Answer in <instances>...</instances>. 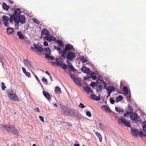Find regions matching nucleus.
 Returning a JSON list of instances; mask_svg holds the SVG:
<instances>
[{
  "mask_svg": "<svg viewBox=\"0 0 146 146\" xmlns=\"http://www.w3.org/2000/svg\"><path fill=\"white\" fill-rule=\"evenodd\" d=\"M45 57L48 60H54V59L52 56L49 55L48 54H45Z\"/></svg>",
  "mask_w": 146,
  "mask_h": 146,
  "instance_id": "bb28decb",
  "label": "nucleus"
},
{
  "mask_svg": "<svg viewBox=\"0 0 146 146\" xmlns=\"http://www.w3.org/2000/svg\"><path fill=\"white\" fill-rule=\"evenodd\" d=\"M70 115H75V112L72 111H70Z\"/></svg>",
  "mask_w": 146,
  "mask_h": 146,
  "instance_id": "49530a36",
  "label": "nucleus"
},
{
  "mask_svg": "<svg viewBox=\"0 0 146 146\" xmlns=\"http://www.w3.org/2000/svg\"><path fill=\"white\" fill-rule=\"evenodd\" d=\"M70 111H66V114L68 116H70Z\"/></svg>",
  "mask_w": 146,
  "mask_h": 146,
  "instance_id": "13d9d810",
  "label": "nucleus"
},
{
  "mask_svg": "<svg viewBox=\"0 0 146 146\" xmlns=\"http://www.w3.org/2000/svg\"><path fill=\"white\" fill-rule=\"evenodd\" d=\"M11 131L12 132L13 134L16 135L17 136L19 135V132L17 129V128L15 127L14 126L12 127V129Z\"/></svg>",
  "mask_w": 146,
  "mask_h": 146,
  "instance_id": "dca6fc26",
  "label": "nucleus"
},
{
  "mask_svg": "<svg viewBox=\"0 0 146 146\" xmlns=\"http://www.w3.org/2000/svg\"><path fill=\"white\" fill-rule=\"evenodd\" d=\"M96 91L98 93H100L103 88L102 84L100 83H96L95 85Z\"/></svg>",
  "mask_w": 146,
  "mask_h": 146,
  "instance_id": "423d86ee",
  "label": "nucleus"
},
{
  "mask_svg": "<svg viewBox=\"0 0 146 146\" xmlns=\"http://www.w3.org/2000/svg\"><path fill=\"white\" fill-rule=\"evenodd\" d=\"M118 122L119 123L124 124L125 126L128 127H130L131 125L129 122L125 118L121 117L118 120Z\"/></svg>",
  "mask_w": 146,
  "mask_h": 146,
  "instance_id": "20e7f679",
  "label": "nucleus"
},
{
  "mask_svg": "<svg viewBox=\"0 0 146 146\" xmlns=\"http://www.w3.org/2000/svg\"><path fill=\"white\" fill-rule=\"evenodd\" d=\"M33 46L35 48L31 47V49L33 50H34L35 48L36 49L38 52H42L44 50L43 48L41 46L38 45L36 44L35 43L33 44Z\"/></svg>",
  "mask_w": 146,
  "mask_h": 146,
  "instance_id": "1a4fd4ad",
  "label": "nucleus"
},
{
  "mask_svg": "<svg viewBox=\"0 0 146 146\" xmlns=\"http://www.w3.org/2000/svg\"><path fill=\"white\" fill-rule=\"evenodd\" d=\"M44 50L47 53V54H50L51 52V49L49 48H44Z\"/></svg>",
  "mask_w": 146,
  "mask_h": 146,
  "instance_id": "72a5a7b5",
  "label": "nucleus"
},
{
  "mask_svg": "<svg viewBox=\"0 0 146 146\" xmlns=\"http://www.w3.org/2000/svg\"><path fill=\"white\" fill-rule=\"evenodd\" d=\"M57 42L60 46H62L63 44L61 40H58L57 41Z\"/></svg>",
  "mask_w": 146,
  "mask_h": 146,
  "instance_id": "a18cd8bd",
  "label": "nucleus"
},
{
  "mask_svg": "<svg viewBox=\"0 0 146 146\" xmlns=\"http://www.w3.org/2000/svg\"><path fill=\"white\" fill-rule=\"evenodd\" d=\"M44 40H47L49 42L51 41H55L56 40V38L52 36H45L43 37Z\"/></svg>",
  "mask_w": 146,
  "mask_h": 146,
  "instance_id": "6e6552de",
  "label": "nucleus"
},
{
  "mask_svg": "<svg viewBox=\"0 0 146 146\" xmlns=\"http://www.w3.org/2000/svg\"><path fill=\"white\" fill-rule=\"evenodd\" d=\"M74 146H79L80 145L79 144H75L74 145Z\"/></svg>",
  "mask_w": 146,
  "mask_h": 146,
  "instance_id": "774afa93",
  "label": "nucleus"
},
{
  "mask_svg": "<svg viewBox=\"0 0 146 146\" xmlns=\"http://www.w3.org/2000/svg\"><path fill=\"white\" fill-rule=\"evenodd\" d=\"M146 128V121H144L143 123V129H145Z\"/></svg>",
  "mask_w": 146,
  "mask_h": 146,
  "instance_id": "c03bdc74",
  "label": "nucleus"
},
{
  "mask_svg": "<svg viewBox=\"0 0 146 146\" xmlns=\"http://www.w3.org/2000/svg\"><path fill=\"white\" fill-rule=\"evenodd\" d=\"M100 82L104 84V88H106L107 87V83L104 80H101L100 81Z\"/></svg>",
  "mask_w": 146,
  "mask_h": 146,
  "instance_id": "f704fd0d",
  "label": "nucleus"
},
{
  "mask_svg": "<svg viewBox=\"0 0 146 146\" xmlns=\"http://www.w3.org/2000/svg\"><path fill=\"white\" fill-rule=\"evenodd\" d=\"M43 94L45 97L47 98L48 100L50 99V95L48 92H46L45 91H43Z\"/></svg>",
  "mask_w": 146,
  "mask_h": 146,
  "instance_id": "4be33fe9",
  "label": "nucleus"
},
{
  "mask_svg": "<svg viewBox=\"0 0 146 146\" xmlns=\"http://www.w3.org/2000/svg\"><path fill=\"white\" fill-rule=\"evenodd\" d=\"M80 60L84 63L87 62V59L83 56H82L81 57Z\"/></svg>",
  "mask_w": 146,
  "mask_h": 146,
  "instance_id": "7c9ffc66",
  "label": "nucleus"
},
{
  "mask_svg": "<svg viewBox=\"0 0 146 146\" xmlns=\"http://www.w3.org/2000/svg\"><path fill=\"white\" fill-rule=\"evenodd\" d=\"M58 51L59 54H61L62 53V50L60 48V49L59 50H58Z\"/></svg>",
  "mask_w": 146,
  "mask_h": 146,
  "instance_id": "864d4df0",
  "label": "nucleus"
},
{
  "mask_svg": "<svg viewBox=\"0 0 146 146\" xmlns=\"http://www.w3.org/2000/svg\"><path fill=\"white\" fill-rule=\"evenodd\" d=\"M110 103L112 104H113L115 102V100L111 98L110 99Z\"/></svg>",
  "mask_w": 146,
  "mask_h": 146,
  "instance_id": "09e8293b",
  "label": "nucleus"
},
{
  "mask_svg": "<svg viewBox=\"0 0 146 146\" xmlns=\"http://www.w3.org/2000/svg\"><path fill=\"white\" fill-rule=\"evenodd\" d=\"M67 54L66 57L69 61H72L75 58L76 55L75 53L70 52Z\"/></svg>",
  "mask_w": 146,
  "mask_h": 146,
  "instance_id": "39448f33",
  "label": "nucleus"
},
{
  "mask_svg": "<svg viewBox=\"0 0 146 146\" xmlns=\"http://www.w3.org/2000/svg\"><path fill=\"white\" fill-rule=\"evenodd\" d=\"M86 114L87 116L89 117H91L92 116L90 112L89 111H87L86 112Z\"/></svg>",
  "mask_w": 146,
  "mask_h": 146,
  "instance_id": "37998d69",
  "label": "nucleus"
},
{
  "mask_svg": "<svg viewBox=\"0 0 146 146\" xmlns=\"http://www.w3.org/2000/svg\"><path fill=\"white\" fill-rule=\"evenodd\" d=\"M54 49H56L58 50L60 48L59 46H54Z\"/></svg>",
  "mask_w": 146,
  "mask_h": 146,
  "instance_id": "5fc2aeb1",
  "label": "nucleus"
},
{
  "mask_svg": "<svg viewBox=\"0 0 146 146\" xmlns=\"http://www.w3.org/2000/svg\"><path fill=\"white\" fill-rule=\"evenodd\" d=\"M123 98L122 96L119 95L115 99V101L118 102L123 99Z\"/></svg>",
  "mask_w": 146,
  "mask_h": 146,
  "instance_id": "c756f323",
  "label": "nucleus"
},
{
  "mask_svg": "<svg viewBox=\"0 0 146 146\" xmlns=\"http://www.w3.org/2000/svg\"><path fill=\"white\" fill-rule=\"evenodd\" d=\"M35 111H37L38 112H39L40 111L38 108H36L35 109Z\"/></svg>",
  "mask_w": 146,
  "mask_h": 146,
  "instance_id": "bf43d9fd",
  "label": "nucleus"
},
{
  "mask_svg": "<svg viewBox=\"0 0 146 146\" xmlns=\"http://www.w3.org/2000/svg\"><path fill=\"white\" fill-rule=\"evenodd\" d=\"M35 78H36V79L37 80L38 82H40L39 80V79L38 78V77H37V76L36 75H35Z\"/></svg>",
  "mask_w": 146,
  "mask_h": 146,
  "instance_id": "e2e57ef3",
  "label": "nucleus"
},
{
  "mask_svg": "<svg viewBox=\"0 0 146 146\" xmlns=\"http://www.w3.org/2000/svg\"><path fill=\"white\" fill-rule=\"evenodd\" d=\"M57 66H60L64 70H66L67 68L66 65L62 61H60L59 62L57 63Z\"/></svg>",
  "mask_w": 146,
  "mask_h": 146,
  "instance_id": "9d476101",
  "label": "nucleus"
},
{
  "mask_svg": "<svg viewBox=\"0 0 146 146\" xmlns=\"http://www.w3.org/2000/svg\"><path fill=\"white\" fill-rule=\"evenodd\" d=\"M3 127L5 128L6 130L8 132H10L11 131V130L12 129V127H13V125H10V126H7V125H2Z\"/></svg>",
  "mask_w": 146,
  "mask_h": 146,
  "instance_id": "f3484780",
  "label": "nucleus"
},
{
  "mask_svg": "<svg viewBox=\"0 0 146 146\" xmlns=\"http://www.w3.org/2000/svg\"><path fill=\"white\" fill-rule=\"evenodd\" d=\"M53 105L56 107V108H57L58 107V105H57V104L55 103Z\"/></svg>",
  "mask_w": 146,
  "mask_h": 146,
  "instance_id": "338daca9",
  "label": "nucleus"
},
{
  "mask_svg": "<svg viewBox=\"0 0 146 146\" xmlns=\"http://www.w3.org/2000/svg\"><path fill=\"white\" fill-rule=\"evenodd\" d=\"M95 134L96 135V136L98 137L99 138V139L100 141V142L102 141V137L100 133L99 132H95Z\"/></svg>",
  "mask_w": 146,
  "mask_h": 146,
  "instance_id": "5701e85b",
  "label": "nucleus"
},
{
  "mask_svg": "<svg viewBox=\"0 0 146 146\" xmlns=\"http://www.w3.org/2000/svg\"><path fill=\"white\" fill-rule=\"evenodd\" d=\"M95 84H95V83L94 82H92L90 84V85L92 87H93L95 86Z\"/></svg>",
  "mask_w": 146,
  "mask_h": 146,
  "instance_id": "6e6d98bb",
  "label": "nucleus"
},
{
  "mask_svg": "<svg viewBox=\"0 0 146 146\" xmlns=\"http://www.w3.org/2000/svg\"><path fill=\"white\" fill-rule=\"evenodd\" d=\"M41 38L42 37V35H45L46 36H48L50 35V33L49 31L46 29H43L41 31Z\"/></svg>",
  "mask_w": 146,
  "mask_h": 146,
  "instance_id": "ddd939ff",
  "label": "nucleus"
},
{
  "mask_svg": "<svg viewBox=\"0 0 146 146\" xmlns=\"http://www.w3.org/2000/svg\"><path fill=\"white\" fill-rule=\"evenodd\" d=\"M138 131H139L135 129H131V132L133 135L136 137H137V134H138Z\"/></svg>",
  "mask_w": 146,
  "mask_h": 146,
  "instance_id": "6ab92c4d",
  "label": "nucleus"
},
{
  "mask_svg": "<svg viewBox=\"0 0 146 146\" xmlns=\"http://www.w3.org/2000/svg\"><path fill=\"white\" fill-rule=\"evenodd\" d=\"M1 88L3 90H4L6 88V86L5 85V84L3 82H1Z\"/></svg>",
  "mask_w": 146,
  "mask_h": 146,
  "instance_id": "ea45409f",
  "label": "nucleus"
},
{
  "mask_svg": "<svg viewBox=\"0 0 146 146\" xmlns=\"http://www.w3.org/2000/svg\"><path fill=\"white\" fill-rule=\"evenodd\" d=\"M25 74L26 76H28V77L30 76L31 75V74L30 72H27L25 73Z\"/></svg>",
  "mask_w": 146,
  "mask_h": 146,
  "instance_id": "8fccbe9b",
  "label": "nucleus"
},
{
  "mask_svg": "<svg viewBox=\"0 0 146 146\" xmlns=\"http://www.w3.org/2000/svg\"><path fill=\"white\" fill-rule=\"evenodd\" d=\"M102 108H103L106 112H111L110 108L106 105H103L102 106Z\"/></svg>",
  "mask_w": 146,
  "mask_h": 146,
  "instance_id": "aec40b11",
  "label": "nucleus"
},
{
  "mask_svg": "<svg viewBox=\"0 0 146 146\" xmlns=\"http://www.w3.org/2000/svg\"><path fill=\"white\" fill-rule=\"evenodd\" d=\"M24 63L28 66L30 67H32V65L31 62L27 59H25L24 60Z\"/></svg>",
  "mask_w": 146,
  "mask_h": 146,
  "instance_id": "412c9836",
  "label": "nucleus"
},
{
  "mask_svg": "<svg viewBox=\"0 0 146 146\" xmlns=\"http://www.w3.org/2000/svg\"><path fill=\"white\" fill-rule=\"evenodd\" d=\"M56 62H59L60 61H62L61 60H60L59 58H56Z\"/></svg>",
  "mask_w": 146,
  "mask_h": 146,
  "instance_id": "680f3d73",
  "label": "nucleus"
},
{
  "mask_svg": "<svg viewBox=\"0 0 146 146\" xmlns=\"http://www.w3.org/2000/svg\"><path fill=\"white\" fill-rule=\"evenodd\" d=\"M10 12V17L9 19L10 23H11L14 21L17 24L19 23L22 25L25 23L26 19L25 16L23 15H20V13H17V11L15 9L13 8L11 9Z\"/></svg>",
  "mask_w": 146,
  "mask_h": 146,
  "instance_id": "f257e3e1",
  "label": "nucleus"
},
{
  "mask_svg": "<svg viewBox=\"0 0 146 146\" xmlns=\"http://www.w3.org/2000/svg\"><path fill=\"white\" fill-rule=\"evenodd\" d=\"M42 81L44 83L46 84H48V81L47 79L44 77L42 78Z\"/></svg>",
  "mask_w": 146,
  "mask_h": 146,
  "instance_id": "4c0bfd02",
  "label": "nucleus"
},
{
  "mask_svg": "<svg viewBox=\"0 0 146 146\" xmlns=\"http://www.w3.org/2000/svg\"><path fill=\"white\" fill-rule=\"evenodd\" d=\"M2 7L3 9H4L6 10H8L9 8V7L7 5H6V4L5 3H4L3 4Z\"/></svg>",
  "mask_w": 146,
  "mask_h": 146,
  "instance_id": "2f4dec72",
  "label": "nucleus"
},
{
  "mask_svg": "<svg viewBox=\"0 0 146 146\" xmlns=\"http://www.w3.org/2000/svg\"><path fill=\"white\" fill-rule=\"evenodd\" d=\"M138 134L141 136H145V135L141 131H138Z\"/></svg>",
  "mask_w": 146,
  "mask_h": 146,
  "instance_id": "79ce46f5",
  "label": "nucleus"
},
{
  "mask_svg": "<svg viewBox=\"0 0 146 146\" xmlns=\"http://www.w3.org/2000/svg\"><path fill=\"white\" fill-rule=\"evenodd\" d=\"M2 18L3 23L7 27H8L9 25H8L7 23L8 21L9 20V19L8 17L4 15L3 17Z\"/></svg>",
  "mask_w": 146,
  "mask_h": 146,
  "instance_id": "9b49d317",
  "label": "nucleus"
},
{
  "mask_svg": "<svg viewBox=\"0 0 146 146\" xmlns=\"http://www.w3.org/2000/svg\"><path fill=\"white\" fill-rule=\"evenodd\" d=\"M123 90L124 93L126 94H128V90L127 87L125 86H124L123 87Z\"/></svg>",
  "mask_w": 146,
  "mask_h": 146,
  "instance_id": "e433bc0d",
  "label": "nucleus"
},
{
  "mask_svg": "<svg viewBox=\"0 0 146 146\" xmlns=\"http://www.w3.org/2000/svg\"><path fill=\"white\" fill-rule=\"evenodd\" d=\"M74 81L76 84L79 85L80 86H82V85L81 83V82L82 81L81 78H76Z\"/></svg>",
  "mask_w": 146,
  "mask_h": 146,
  "instance_id": "4468645a",
  "label": "nucleus"
},
{
  "mask_svg": "<svg viewBox=\"0 0 146 146\" xmlns=\"http://www.w3.org/2000/svg\"><path fill=\"white\" fill-rule=\"evenodd\" d=\"M45 73L49 76H50V74L49 72L48 71H46L45 72Z\"/></svg>",
  "mask_w": 146,
  "mask_h": 146,
  "instance_id": "69168bd1",
  "label": "nucleus"
},
{
  "mask_svg": "<svg viewBox=\"0 0 146 146\" xmlns=\"http://www.w3.org/2000/svg\"><path fill=\"white\" fill-rule=\"evenodd\" d=\"M7 33L9 35L12 34L14 32L13 29L11 28H8L7 29Z\"/></svg>",
  "mask_w": 146,
  "mask_h": 146,
  "instance_id": "393cba45",
  "label": "nucleus"
},
{
  "mask_svg": "<svg viewBox=\"0 0 146 146\" xmlns=\"http://www.w3.org/2000/svg\"><path fill=\"white\" fill-rule=\"evenodd\" d=\"M9 1L12 4H13L14 3V2L12 0H9Z\"/></svg>",
  "mask_w": 146,
  "mask_h": 146,
  "instance_id": "0e129e2a",
  "label": "nucleus"
},
{
  "mask_svg": "<svg viewBox=\"0 0 146 146\" xmlns=\"http://www.w3.org/2000/svg\"><path fill=\"white\" fill-rule=\"evenodd\" d=\"M43 44L45 46H48V44L46 41H45L43 42Z\"/></svg>",
  "mask_w": 146,
  "mask_h": 146,
  "instance_id": "603ef678",
  "label": "nucleus"
},
{
  "mask_svg": "<svg viewBox=\"0 0 146 146\" xmlns=\"http://www.w3.org/2000/svg\"><path fill=\"white\" fill-rule=\"evenodd\" d=\"M81 70L83 72L88 74L91 73V72L89 68L87 67L86 66H83Z\"/></svg>",
  "mask_w": 146,
  "mask_h": 146,
  "instance_id": "f8f14e48",
  "label": "nucleus"
},
{
  "mask_svg": "<svg viewBox=\"0 0 146 146\" xmlns=\"http://www.w3.org/2000/svg\"><path fill=\"white\" fill-rule=\"evenodd\" d=\"M39 118L40 119V120L44 122V119L43 117L42 116H39Z\"/></svg>",
  "mask_w": 146,
  "mask_h": 146,
  "instance_id": "3c124183",
  "label": "nucleus"
},
{
  "mask_svg": "<svg viewBox=\"0 0 146 146\" xmlns=\"http://www.w3.org/2000/svg\"><path fill=\"white\" fill-rule=\"evenodd\" d=\"M68 70L69 72H70L71 71L74 72L75 69L73 66L71 65L68 66Z\"/></svg>",
  "mask_w": 146,
  "mask_h": 146,
  "instance_id": "cd10ccee",
  "label": "nucleus"
},
{
  "mask_svg": "<svg viewBox=\"0 0 146 146\" xmlns=\"http://www.w3.org/2000/svg\"><path fill=\"white\" fill-rule=\"evenodd\" d=\"M32 20L33 22L35 23H36L38 25H39L40 24V22L39 21L36 19V18H33L32 19Z\"/></svg>",
  "mask_w": 146,
  "mask_h": 146,
  "instance_id": "c9c22d12",
  "label": "nucleus"
},
{
  "mask_svg": "<svg viewBox=\"0 0 146 146\" xmlns=\"http://www.w3.org/2000/svg\"><path fill=\"white\" fill-rule=\"evenodd\" d=\"M70 76L72 79H73L74 81L75 79L77 78L75 75L73 74H70Z\"/></svg>",
  "mask_w": 146,
  "mask_h": 146,
  "instance_id": "a19ab883",
  "label": "nucleus"
},
{
  "mask_svg": "<svg viewBox=\"0 0 146 146\" xmlns=\"http://www.w3.org/2000/svg\"><path fill=\"white\" fill-rule=\"evenodd\" d=\"M138 115L137 113L132 114L130 115V118L132 120H135L138 118Z\"/></svg>",
  "mask_w": 146,
  "mask_h": 146,
  "instance_id": "2eb2a0df",
  "label": "nucleus"
},
{
  "mask_svg": "<svg viewBox=\"0 0 146 146\" xmlns=\"http://www.w3.org/2000/svg\"><path fill=\"white\" fill-rule=\"evenodd\" d=\"M54 91L55 93H58L59 92H60V93L61 92L60 88L58 86H56L55 87Z\"/></svg>",
  "mask_w": 146,
  "mask_h": 146,
  "instance_id": "c85d7f7f",
  "label": "nucleus"
},
{
  "mask_svg": "<svg viewBox=\"0 0 146 146\" xmlns=\"http://www.w3.org/2000/svg\"><path fill=\"white\" fill-rule=\"evenodd\" d=\"M107 90V94H108V96H110L112 92H114L115 90V88L113 86H110L106 88Z\"/></svg>",
  "mask_w": 146,
  "mask_h": 146,
  "instance_id": "0eeeda50",
  "label": "nucleus"
},
{
  "mask_svg": "<svg viewBox=\"0 0 146 146\" xmlns=\"http://www.w3.org/2000/svg\"><path fill=\"white\" fill-rule=\"evenodd\" d=\"M8 96L10 99L14 101H20L19 99L18 96L15 94L14 93L13 91L12 90H9L7 92Z\"/></svg>",
  "mask_w": 146,
  "mask_h": 146,
  "instance_id": "f03ea898",
  "label": "nucleus"
},
{
  "mask_svg": "<svg viewBox=\"0 0 146 146\" xmlns=\"http://www.w3.org/2000/svg\"><path fill=\"white\" fill-rule=\"evenodd\" d=\"M57 62H51V63L53 64L54 65L55 64H56V66H57Z\"/></svg>",
  "mask_w": 146,
  "mask_h": 146,
  "instance_id": "052dcab7",
  "label": "nucleus"
},
{
  "mask_svg": "<svg viewBox=\"0 0 146 146\" xmlns=\"http://www.w3.org/2000/svg\"><path fill=\"white\" fill-rule=\"evenodd\" d=\"M90 73V76H88V78H90L91 77H92V78L93 80H95L97 78V76L96 75L95 76H93L92 75V74H91V73Z\"/></svg>",
  "mask_w": 146,
  "mask_h": 146,
  "instance_id": "58836bf2",
  "label": "nucleus"
},
{
  "mask_svg": "<svg viewBox=\"0 0 146 146\" xmlns=\"http://www.w3.org/2000/svg\"><path fill=\"white\" fill-rule=\"evenodd\" d=\"M74 48L73 46L70 44H67L65 46V49H64L62 53V56L64 58H66L67 54L68 51Z\"/></svg>",
  "mask_w": 146,
  "mask_h": 146,
  "instance_id": "7ed1b4c3",
  "label": "nucleus"
},
{
  "mask_svg": "<svg viewBox=\"0 0 146 146\" xmlns=\"http://www.w3.org/2000/svg\"><path fill=\"white\" fill-rule=\"evenodd\" d=\"M115 110L119 112H123L124 111V110H123L122 109H121L119 107H116Z\"/></svg>",
  "mask_w": 146,
  "mask_h": 146,
  "instance_id": "473e14b6",
  "label": "nucleus"
},
{
  "mask_svg": "<svg viewBox=\"0 0 146 146\" xmlns=\"http://www.w3.org/2000/svg\"><path fill=\"white\" fill-rule=\"evenodd\" d=\"M79 107H80L81 108H83L85 107L84 105L83 104H82L81 103H80L79 106Z\"/></svg>",
  "mask_w": 146,
  "mask_h": 146,
  "instance_id": "de8ad7c7",
  "label": "nucleus"
},
{
  "mask_svg": "<svg viewBox=\"0 0 146 146\" xmlns=\"http://www.w3.org/2000/svg\"><path fill=\"white\" fill-rule=\"evenodd\" d=\"M22 70L23 72L25 74V73L26 72V70L25 68L24 67H22Z\"/></svg>",
  "mask_w": 146,
  "mask_h": 146,
  "instance_id": "4d7b16f0",
  "label": "nucleus"
},
{
  "mask_svg": "<svg viewBox=\"0 0 146 146\" xmlns=\"http://www.w3.org/2000/svg\"><path fill=\"white\" fill-rule=\"evenodd\" d=\"M17 35L19 36V39H23L24 38V36L23 35V34L20 32H18L17 33Z\"/></svg>",
  "mask_w": 146,
  "mask_h": 146,
  "instance_id": "a878e982",
  "label": "nucleus"
},
{
  "mask_svg": "<svg viewBox=\"0 0 146 146\" xmlns=\"http://www.w3.org/2000/svg\"><path fill=\"white\" fill-rule=\"evenodd\" d=\"M85 90L88 93L90 94H92L93 93L91 88L88 87H87L84 88Z\"/></svg>",
  "mask_w": 146,
  "mask_h": 146,
  "instance_id": "b1692460",
  "label": "nucleus"
},
{
  "mask_svg": "<svg viewBox=\"0 0 146 146\" xmlns=\"http://www.w3.org/2000/svg\"><path fill=\"white\" fill-rule=\"evenodd\" d=\"M90 98L92 99L95 100H99L100 99V98L99 97L97 96L94 94H92L91 95Z\"/></svg>",
  "mask_w": 146,
  "mask_h": 146,
  "instance_id": "a211bd4d",
  "label": "nucleus"
}]
</instances>
